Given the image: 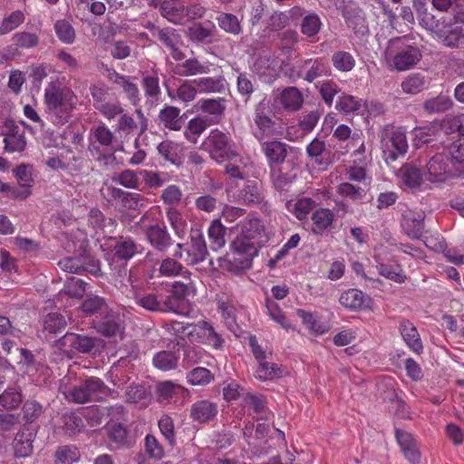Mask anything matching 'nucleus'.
<instances>
[{"instance_id": "obj_1", "label": "nucleus", "mask_w": 464, "mask_h": 464, "mask_svg": "<svg viewBox=\"0 0 464 464\" xmlns=\"http://www.w3.org/2000/svg\"><path fill=\"white\" fill-rule=\"evenodd\" d=\"M421 51L411 36L404 35L389 40L384 51L387 65L398 72L411 70L421 60Z\"/></svg>"}, {"instance_id": "obj_2", "label": "nucleus", "mask_w": 464, "mask_h": 464, "mask_svg": "<svg viewBox=\"0 0 464 464\" xmlns=\"http://www.w3.org/2000/svg\"><path fill=\"white\" fill-rule=\"evenodd\" d=\"M258 248L256 245L245 243L243 239L235 238L230 252L219 259V266L234 275H239L252 267Z\"/></svg>"}, {"instance_id": "obj_3", "label": "nucleus", "mask_w": 464, "mask_h": 464, "mask_svg": "<svg viewBox=\"0 0 464 464\" xmlns=\"http://www.w3.org/2000/svg\"><path fill=\"white\" fill-rule=\"evenodd\" d=\"M44 101L49 113L55 117L54 121L57 124L67 121L70 111L77 103V98L71 89H58L53 84L45 88Z\"/></svg>"}, {"instance_id": "obj_4", "label": "nucleus", "mask_w": 464, "mask_h": 464, "mask_svg": "<svg viewBox=\"0 0 464 464\" xmlns=\"http://www.w3.org/2000/svg\"><path fill=\"white\" fill-rule=\"evenodd\" d=\"M69 378H63L60 385V391L64 397L76 403H85L92 400H98L103 393L105 386L103 382L92 377L78 385L69 386Z\"/></svg>"}, {"instance_id": "obj_5", "label": "nucleus", "mask_w": 464, "mask_h": 464, "mask_svg": "<svg viewBox=\"0 0 464 464\" xmlns=\"http://www.w3.org/2000/svg\"><path fill=\"white\" fill-rule=\"evenodd\" d=\"M171 327L174 333L180 338L188 336L193 342L206 343L216 349H219L223 344L222 338L207 322H200L197 324L173 322Z\"/></svg>"}, {"instance_id": "obj_6", "label": "nucleus", "mask_w": 464, "mask_h": 464, "mask_svg": "<svg viewBox=\"0 0 464 464\" xmlns=\"http://www.w3.org/2000/svg\"><path fill=\"white\" fill-rule=\"evenodd\" d=\"M201 147L218 162L230 161L237 156V149L231 137L218 129L209 131Z\"/></svg>"}, {"instance_id": "obj_7", "label": "nucleus", "mask_w": 464, "mask_h": 464, "mask_svg": "<svg viewBox=\"0 0 464 464\" xmlns=\"http://www.w3.org/2000/svg\"><path fill=\"white\" fill-rule=\"evenodd\" d=\"M208 255L207 245L202 233L196 231L190 236V241L186 246L178 244L174 257L183 260L187 265H196L203 262Z\"/></svg>"}, {"instance_id": "obj_8", "label": "nucleus", "mask_w": 464, "mask_h": 464, "mask_svg": "<svg viewBox=\"0 0 464 464\" xmlns=\"http://www.w3.org/2000/svg\"><path fill=\"white\" fill-rule=\"evenodd\" d=\"M381 145L386 160L394 161L403 156L408 150L405 131L401 129H386L382 135Z\"/></svg>"}, {"instance_id": "obj_9", "label": "nucleus", "mask_w": 464, "mask_h": 464, "mask_svg": "<svg viewBox=\"0 0 464 464\" xmlns=\"http://www.w3.org/2000/svg\"><path fill=\"white\" fill-rule=\"evenodd\" d=\"M439 40L448 47L464 46V12L456 13L452 18H445L443 33Z\"/></svg>"}, {"instance_id": "obj_10", "label": "nucleus", "mask_w": 464, "mask_h": 464, "mask_svg": "<svg viewBox=\"0 0 464 464\" xmlns=\"http://www.w3.org/2000/svg\"><path fill=\"white\" fill-rule=\"evenodd\" d=\"M227 194L229 200L246 205H258L264 199L261 186L256 180L243 182L238 189L229 188Z\"/></svg>"}, {"instance_id": "obj_11", "label": "nucleus", "mask_w": 464, "mask_h": 464, "mask_svg": "<svg viewBox=\"0 0 464 464\" xmlns=\"http://www.w3.org/2000/svg\"><path fill=\"white\" fill-rule=\"evenodd\" d=\"M425 179L430 183H442L451 176L448 155L436 153L425 165Z\"/></svg>"}, {"instance_id": "obj_12", "label": "nucleus", "mask_w": 464, "mask_h": 464, "mask_svg": "<svg viewBox=\"0 0 464 464\" xmlns=\"http://www.w3.org/2000/svg\"><path fill=\"white\" fill-rule=\"evenodd\" d=\"M238 227L240 233L236 238L243 239L245 243H251L259 247V238L265 231L262 221L255 217H247L240 221Z\"/></svg>"}, {"instance_id": "obj_13", "label": "nucleus", "mask_w": 464, "mask_h": 464, "mask_svg": "<svg viewBox=\"0 0 464 464\" xmlns=\"http://www.w3.org/2000/svg\"><path fill=\"white\" fill-rule=\"evenodd\" d=\"M5 150L7 152H22L26 147L24 130L13 121H6L4 132Z\"/></svg>"}, {"instance_id": "obj_14", "label": "nucleus", "mask_w": 464, "mask_h": 464, "mask_svg": "<svg viewBox=\"0 0 464 464\" xmlns=\"http://www.w3.org/2000/svg\"><path fill=\"white\" fill-rule=\"evenodd\" d=\"M400 182L411 189H422L427 187L425 173L421 174L419 168L411 164L403 165L397 172Z\"/></svg>"}, {"instance_id": "obj_15", "label": "nucleus", "mask_w": 464, "mask_h": 464, "mask_svg": "<svg viewBox=\"0 0 464 464\" xmlns=\"http://www.w3.org/2000/svg\"><path fill=\"white\" fill-rule=\"evenodd\" d=\"M266 107L267 103L266 101H262L256 108L254 118L255 128L253 131L254 135L258 140H262L274 133V123L266 113Z\"/></svg>"}, {"instance_id": "obj_16", "label": "nucleus", "mask_w": 464, "mask_h": 464, "mask_svg": "<svg viewBox=\"0 0 464 464\" xmlns=\"http://www.w3.org/2000/svg\"><path fill=\"white\" fill-rule=\"evenodd\" d=\"M424 213L408 210L401 222L403 231L411 238H420L424 232Z\"/></svg>"}, {"instance_id": "obj_17", "label": "nucleus", "mask_w": 464, "mask_h": 464, "mask_svg": "<svg viewBox=\"0 0 464 464\" xmlns=\"http://www.w3.org/2000/svg\"><path fill=\"white\" fill-rule=\"evenodd\" d=\"M159 153L171 164L179 166L182 163L185 155V147L182 143L172 140H164L158 145Z\"/></svg>"}, {"instance_id": "obj_18", "label": "nucleus", "mask_w": 464, "mask_h": 464, "mask_svg": "<svg viewBox=\"0 0 464 464\" xmlns=\"http://www.w3.org/2000/svg\"><path fill=\"white\" fill-rule=\"evenodd\" d=\"M396 439L405 458L412 464H418L420 453L412 435L404 430L396 431Z\"/></svg>"}, {"instance_id": "obj_19", "label": "nucleus", "mask_w": 464, "mask_h": 464, "mask_svg": "<svg viewBox=\"0 0 464 464\" xmlns=\"http://www.w3.org/2000/svg\"><path fill=\"white\" fill-rule=\"evenodd\" d=\"M196 111H200L206 116L210 117L209 123H215L223 114L225 110L224 100L218 99H201L194 105Z\"/></svg>"}, {"instance_id": "obj_20", "label": "nucleus", "mask_w": 464, "mask_h": 464, "mask_svg": "<svg viewBox=\"0 0 464 464\" xmlns=\"http://www.w3.org/2000/svg\"><path fill=\"white\" fill-rule=\"evenodd\" d=\"M111 81L121 89L130 103L133 105L139 103L140 101V93L135 78L114 73V76L111 77Z\"/></svg>"}, {"instance_id": "obj_21", "label": "nucleus", "mask_w": 464, "mask_h": 464, "mask_svg": "<svg viewBox=\"0 0 464 464\" xmlns=\"http://www.w3.org/2000/svg\"><path fill=\"white\" fill-rule=\"evenodd\" d=\"M160 10L166 19L173 24H181L186 18L185 8L179 0H166L160 5Z\"/></svg>"}, {"instance_id": "obj_22", "label": "nucleus", "mask_w": 464, "mask_h": 464, "mask_svg": "<svg viewBox=\"0 0 464 464\" xmlns=\"http://www.w3.org/2000/svg\"><path fill=\"white\" fill-rule=\"evenodd\" d=\"M209 72L208 63H200L198 59L189 58L183 63H178L174 68V72L179 76H194L204 74Z\"/></svg>"}, {"instance_id": "obj_23", "label": "nucleus", "mask_w": 464, "mask_h": 464, "mask_svg": "<svg viewBox=\"0 0 464 464\" xmlns=\"http://www.w3.org/2000/svg\"><path fill=\"white\" fill-rule=\"evenodd\" d=\"M218 413V407L208 401H200L194 403L190 410L191 418L198 422H207Z\"/></svg>"}, {"instance_id": "obj_24", "label": "nucleus", "mask_w": 464, "mask_h": 464, "mask_svg": "<svg viewBox=\"0 0 464 464\" xmlns=\"http://www.w3.org/2000/svg\"><path fill=\"white\" fill-rule=\"evenodd\" d=\"M149 242L157 249L162 251L171 245V237L165 227L159 225L150 226L147 230Z\"/></svg>"}, {"instance_id": "obj_25", "label": "nucleus", "mask_w": 464, "mask_h": 464, "mask_svg": "<svg viewBox=\"0 0 464 464\" xmlns=\"http://www.w3.org/2000/svg\"><path fill=\"white\" fill-rule=\"evenodd\" d=\"M416 14L419 24L426 30L431 32L439 39L440 34L443 33V25L446 17L436 19L428 9L422 10Z\"/></svg>"}, {"instance_id": "obj_26", "label": "nucleus", "mask_w": 464, "mask_h": 464, "mask_svg": "<svg viewBox=\"0 0 464 464\" xmlns=\"http://www.w3.org/2000/svg\"><path fill=\"white\" fill-rule=\"evenodd\" d=\"M401 336L414 353H420L422 351V343L416 327L410 322H403L401 324Z\"/></svg>"}, {"instance_id": "obj_27", "label": "nucleus", "mask_w": 464, "mask_h": 464, "mask_svg": "<svg viewBox=\"0 0 464 464\" xmlns=\"http://www.w3.org/2000/svg\"><path fill=\"white\" fill-rule=\"evenodd\" d=\"M366 296L358 289H349L339 298L340 304L349 310H360L364 307Z\"/></svg>"}, {"instance_id": "obj_28", "label": "nucleus", "mask_w": 464, "mask_h": 464, "mask_svg": "<svg viewBox=\"0 0 464 464\" xmlns=\"http://www.w3.org/2000/svg\"><path fill=\"white\" fill-rule=\"evenodd\" d=\"M277 99L286 110L296 111L303 104V95L295 87H289L283 90L277 96Z\"/></svg>"}, {"instance_id": "obj_29", "label": "nucleus", "mask_w": 464, "mask_h": 464, "mask_svg": "<svg viewBox=\"0 0 464 464\" xmlns=\"http://www.w3.org/2000/svg\"><path fill=\"white\" fill-rule=\"evenodd\" d=\"M368 189L369 188L362 185L342 182L338 185L336 192L343 198H349L353 202H360L365 198Z\"/></svg>"}, {"instance_id": "obj_30", "label": "nucleus", "mask_w": 464, "mask_h": 464, "mask_svg": "<svg viewBox=\"0 0 464 464\" xmlns=\"http://www.w3.org/2000/svg\"><path fill=\"white\" fill-rule=\"evenodd\" d=\"M200 92H222L225 91L227 82L224 77H202L194 81Z\"/></svg>"}, {"instance_id": "obj_31", "label": "nucleus", "mask_w": 464, "mask_h": 464, "mask_svg": "<svg viewBox=\"0 0 464 464\" xmlns=\"http://www.w3.org/2000/svg\"><path fill=\"white\" fill-rule=\"evenodd\" d=\"M314 206V202L309 198L291 199L286 203L287 210L293 213L299 220L306 218Z\"/></svg>"}, {"instance_id": "obj_32", "label": "nucleus", "mask_w": 464, "mask_h": 464, "mask_svg": "<svg viewBox=\"0 0 464 464\" xmlns=\"http://www.w3.org/2000/svg\"><path fill=\"white\" fill-rule=\"evenodd\" d=\"M33 433L28 430L20 431L14 440V454L17 457H26L33 450Z\"/></svg>"}, {"instance_id": "obj_33", "label": "nucleus", "mask_w": 464, "mask_h": 464, "mask_svg": "<svg viewBox=\"0 0 464 464\" xmlns=\"http://www.w3.org/2000/svg\"><path fill=\"white\" fill-rule=\"evenodd\" d=\"M285 372V371L277 364L265 360L259 362L255 376L261 381H267L280 378Z\"/></svg>"}, {"instance_id": "obj_34", "label": "nucleus", "mask_w": 464, "mask_h": 464, "mask_svg": "<svg viewBox=\"0 0 464 464\" xmlns=\"http://www.w3.org/2000/svg\"><path fill=\"white\" fill-rule=\"evenodd\" d=\"M179 112V110L176 107H165L160 111L159 115L160 123L169 130H179L182 127Z\"/></svg>"}, {"instance_id": "obj_35", "label": "nucleus", "mask_w": 464, "mask_h": 464, "mask_svg": "<svg viewBox=\"0 0 464 464\" xmlns=\"http://www.w3.org/2000/svg\"><path fill=\"white\" fill-rule=\"evenodd\" d=\"M65 343H69L76 351L80 353L91 352L96 343L100 344L99 340H94L88 336H82L74 334H66L63 337Z\"/></svg>"}, {"instance_id": "obj_36", "label": "nucleus", "mask_w": 464, "mask_h": 464, "mask_svg": "<svg viewBox=\"0 0 464 464\" xmlns=\"http://www.w3.org/2000/svg\"><path fill=\"white\" fill-rule=\"evenodd\" d=\"M334 213L328 208H320L312 216L313 231L321 234L331 227L334 221Z\"/></svg>"}, {"instance_id": "obj_37", "label": "nucleus", "mask_w": 464, "mask_h": 464, "mask_svg": "<svg viewBox=\"0 0 464 464\" xmlns=\"http://www.w3.org/2000/svg\"><path fill=\"white\" fill-rule=\"evenodd\" d=\"M167 219L175 234L182 237L187 232V221L183 215L174 207H169L166 211Z\"/></svg>"}, {"instance_id": "obj_38", "label": "nucleus", "mask_w": 464, "mask_h": 464, "mask_svg": "<svg viewBox=\"0 0 464 464\" xmlns=\"http://www.w3.org/2000/svg\"><path fill=\"white\" fill-rule=\"evenodd\" d=\"M208 123L201 117L191 119L187 125L184 135L191 143H197L200 135L205 131Z\"/></svg>"}, {"instance_id": "obj_39", "label": "nucleus", "mask_w": 464, "mask_h": 464, "mask_svg": "<svg viewBox=\"0 0 464 464\" xmlns=\"http://www.w3.org/2000/svg\"><path fill=\"white\" fill-rule=\"evenodd\" d=\"M266 308L267 315L273 322H275L285 330L292 329L291 323L276 302L267 299L266 302Z\"/></svg>"}, {"instance_id": "obj_40", "label": "nucleus", "mask_w": 464, "mask_h": 464, "mask_svg": "<svg viewBox=\"0 0 464 464\" xmlns=\"http://www.w3.org/2000/svg\"><path fill=\"white\" fill-rule=\"evenodd\" d=\"M179 356L171 351H161L153 357V364L161 371H169L176 368Z\"/></svg>"}, {"instance_id": "obj_41", "label": "nucleus", "mask_w": 464, "mask_h": 464, "mask_svg": "<svg viewBox=\"0 0 464 464\" xmlns=\"http://www.w3.org/2000/svg\"><path fill=\"white\" fill-rule=\"evenodd\" d=\"M162 312L185 314L188 313V301L170 294L163 298Z\"/></svg>"}, {"instance_id": "obj_42", "label": "nucleus", "mask_w": 464, "mask_h": 464, "mask_svg": "<svg viewBox=\"0 0 464 464\" xmlns=\"http://www.w3.org/2000/svg\"><path fill=\"white\" fill-rule=\"evenodd\" d=\"M225 227L219 219H215L211 222L208 227V237L211 241V247L214 250H218L225 246Z\"/></svg>"}, {"instance_id": "obj_43", "label": "nucleus", "mask_w": 464, "mask_h": 464, "mask_svg": "<svg viewBox=\"0 0 464 464\" xmlns=\"http://www.w3.org/2000/svg\"><path fill=\"white\" fill-rule=\"evenodd\" d=\"M263 150L270 162H282L286 155L285 144L279 141H270L263 144Z\"/></svg>"}, {"instance_id": "obj_44", "label": "nucleus", "mask_w": 464, "mask_h": 464, "mask_svg": "<svg viewBox=\"0 0 464 464\" xmlns=\"http://www.w3.org/2000/svg\"><path fill=\"white\" fill-rule=\"evenodd\" d=\"M13 47L16 49H30L35 47L39 44V36L34 33L19 32L12 36ZM19 52V50H17ZM20 53H18V55Z\"/></svg>"}, {"instance_id": "obj_45", "label": "nucleus", "mask_w": 464, "mask_h": 464, "mask_svg": "<svg viewBox=\"0 0 464 464\" xmlns=\"http://www.w3.org/2000/svg\"><path fill=\"white\" fill-rule=\"evenodd\" d=\"M139 176H140L146 185L150 188H160L170 179V177L167 172H157L147 169L140 170Z\"/></svg>"}, {"instance_id": "obj_46", "label": "nucleus", "mask_w": 464, "mask_h": 464, "mask_svg": "<svg viewBox=\"0 0 464 464\" xmlns=\"http://www.w3.org/2000/svg\"><path fill=\"white\" fill-rule=\"evenodd\" d=\"M24 19L25 16L22 11L16 10L12 12L3 19L0 24V35H5L18 28L24 22Z\"/></svg>"}, {"instance_id": "obj_47", "label": "nucleus", "mask_w": 464, "mask_h": 464, "mask_svg": "<svg viewBox=\"0 0 464 464\" xmlns=\"http://www.w3.org/2000/svg\"><path fill=\"white\" fill-rule=\"evenodd\" d=\"M425 79L420 73L407 76L401 83V90L407 94H417L424 88Z\"/></svg>"}, {"instance_id": "obj_48", "label": "nucleus", "mask_w": 464, "mask_h": 464, "mask_svg": "<svg viewBox=\"0 0 464 464\" xmlns=\"http://www.w3.org/2000/svg\"><path fill=\"white\" fill-rule=\"evenodd\" d=\"M134 298L139 305L147 310L162 312L163 296L160 297L155 294H134Z\"/></svg>"}, {"instance_id": "obj_49", "label": "nucleus", "mask_w": 464, "mask_h": 464, "mask_svg": "<svg viewBox=\"0 0 464 464\" xmlns=\"http://www.w3.org/2000/svg\"><path fill=\"white\" fill-rule=\"evenodd\" d=\"M18 185L32 189L34 179V168L30 165L21 164L13 170Z\"/></svg>"}, {"instance_id": "obj_50", "label": "nucleus", "mask_w": 464, "mask_h": 464, "mask_svg": "<svg viewBox=\"0 0 464 464\" xmlns=\"http://www.w3.org/2000/svg\"><path fill=\"white\" fill-rule=\"evenodd\" d=\"M57 37L64 44H72L75 39V31L66 20H59L54 24Z\"/></svg>"}, {"instance_id": "obj_51", "label": "nucleus", "mask_w": 464, "mask_h": 464, "mask_svg": "<svg viewBox=\"0 0 464 464\" xmlns=\"http://www.w3.org/2000/svg\"><path fill=\"white\" fill-rule=\"evenodd\" d=\"M346 178L360 185L370 188L372 178L366 173L365 169L360 166H351L345 170Z\"/></svg>"}, {"instance_id": "obj_52", "label": "nucleus", "mask_w": 464, "mask_h": 464, "mask_svg": "<svg viewBox=\"0 0 464 464\" xmlns=\"http://www.w3.org/2000/svg\"><path fill=\"white\" fill-rule=\"evenodd\" d=\"M363 105L362 100H358L353 95H343L339 99L335 107L338 111L350 113L360 111Z\"/></svg>"}, {"instance_id": "obj_53", "label": "nucleus", "mask_w": 464, "mask_h": 464, "mask_svg": "<svg viewBox=\"0 0 464 464\" xmlns=\"http://www.w3.org/2000/svg\"><path fill=\"white\" fill-rule=\"evenodd\" d=\"M188 382L192 385H206L211 382V372L203 367H197L187 375Z\"/></svg>"}, {"instance_id": "obj_54", "label": "nucleus", "mask_w": 464, "mask_h": 464, "mask_svg": "<svg viewBox=\"0 0 464 464\" xmlns=\"http://www.w3.org/2000/svg\"><path fill=\"white\" fill-rule=\"evenodd\" d=\"M218 24L224 31L232 34H238L242 30L237 17L231 14H222L218 17Z\"/></svg>"}, {"instance_id": "obj_55", "label": "nucleus", "mask_w": 464, "mask_h": 464, "mask_svg": "<svg viewBox=\"0 0 464 464\" xmlns=\"http://www.w3.org/2000/svg\"><path fill=\"white\" fill-rule=\"evenodd\" d=\"M334 66L342 72H349L354 66V59L353 56L346 52H337L333 55L332 58Z\"/></svg>"}, {"instance_id": "obj_56", "label": "nucleus", "mask_w": 464, "mask_h": 464, "mask_svg": "<svg viewBox=\"0 0 464 464\" xmlns=\"http://www.w3.org/2000/svg\"><path fill=\"white\" fill-rule=\"evenodd\" d=\"M197 88L194 81H186L177 89L176 96L179 101L188 103L196 98Z\"/></svg>"}, {"instance_id": "obj_57", "label": "nucleus", "mask_w": 464, "mask_h": 464, "mask_svg": "<svg viewBox=\"0 0 464 464\" xmlns=\"http://www.w3.org/2000/svg\"><path fill=\"white\" fill-rule=\"evenodd\" d=\"M376 267L381 276L396 283H403L406 279L405 275L397 266L395 267L390 265L380 263L376 266Z\"/></svg>"}, {"instance_id": "obj_58", "label": "nucleus", "mask_w": 464, "mask_h": 464, "mask_svg": "<svg viewBox=\"0 0 464 464\" xmlns=\"http://www.w3.org/2000/svg\"><path fill=\"white\" fill-rule=\"evenodd\" d=\"M182 191L179 187L176 185H169L165 188L160 195V198L163 203L173 207L179 204L182 199Z\"/></svg>"}, {"instance_id": "obj_59", "label": "nucleus", "mask_w": 464, "mask_h": 464, "mask_svg": "<svg viewBox=\"0 0 464 464\" xmlns=\"http://www.w3.org/2000/svg\"><path fill=\"white\" fill-rule=\"evenodd\" d=\"M452 105L450 97L445 95L438 96L425 102L424 107L430 112H441L449 110Z\"/></svg>"}, {"instance_id": "obj_60", "label": "nucleus", "mask_w": 464, "mask_h": 464, "mask_svg": "<svg viewBox=\"0 0 464 464\" xmlns=\"http://www.w3.org/2000/svg\"><path fill=\"white\" fill-rule=\"evenodd\" d=\"M321 25L322 23L318 15L308 14L303 19L301 31L304 35L312 37L320 31Z\"/></svg>"}, {"instance_id": "obj_61", "label": "nucleus", "mask_w": 464, "mask_h": 464, "mask_svg": "<svg viewBox=\"0 0 464 464\" xmlns=\"http://www.w3.org/2000/svg\"><path fill=\"white\" fill-rule=\"evenodd\" d=\"M67 323L64 317L59 314H49L44 319V329L50 333H58L63 331Z\"/></svg>"}, {"instance_id": "obj_62", "label": "nucleus", "mask_w": 464, "mask_h": 464, "mask_svg": "<svg viewBox=\"0 0 464 464\" xmlns=\"http://www.w3.org/2000/svg\"><path fill=\"white\" fill-rule=\"evenodd\" d=\"M139 171L136 173L127 169L113 177V181L129 188H135L139 184Z\"/></svg>"}, {"instance_id": "obj_63", "label": "nucleus", "mask_w": 464, "mask_h": 464, "mask_svg": "<svg viewBox=\"0 0 464 464\" xmlns=\"http://www.w3.org/2000/svg\"><path fill=\"white\" fill-rule=\"evenodd\" d=\"M64 292L72 297L81 298L85 293V283L82 279L71 277L66 281Z\"/></svg>"}, {"instance_id": "obj_64", "label": "nucleus", "mask_w": 464, "mask_h": 464, "mask_svg": "<svg viewBox=\"0 0 464 464\" xmlns=\"http://www.w3.org/2000/svg\"><path fill=\"white\" fill-rule=\"evenodd\" d=\"M21 401V394L15 389L7 390L0 396V404L6 409L16 408Z\"/></svg>"}]
</instances>
